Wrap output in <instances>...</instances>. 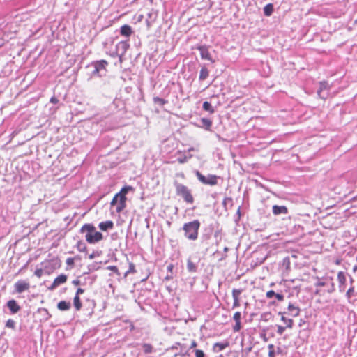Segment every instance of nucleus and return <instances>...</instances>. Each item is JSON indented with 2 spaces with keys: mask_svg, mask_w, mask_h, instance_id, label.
Returning a JSON list of instances; mask_svg holds the SVG:
<instances>
[{
  "mask_svg": "<svg viewBox=\"0 0 357 357\" xmlns=\"http://www.w3.org/2000/svg\"><path fill=\"white\" fill-rule=\"evenodd\" d=\"M134 188L130 185L123 187L121 190L116 193L112 198L110 205L116 206V212L121 213L126 207L127 197L126 195L129 191H133Z\"/></svg>",
  "mask_w": 357,
  "mask_h": 357,
  "instance_id": "nucleus-1",
  "label": "nucleus"
},
{
  "mask_svg": "<svg viewBox=\"0 0 357 357\" xmlns=\"http://www.w3.org/2000/svg\"><path fill=\"white\" fill-rule=\"evenodd\" d=\"M82 233H86L85 239L90 244L96 243L103 239V235L96 231V227L92 224H84L80 229Z\"/></svg>",
  "mask_w": 357,
  "mask_h": 357,
  "instance_id": "nucleus-2",
  "label": "nucleus"
},
{
  "mask_svg": "<svg viewBox=\"0 0 357 357\" xmlns=\"http://www.w3.org/2000/svg\"><path fill=\"white\" fill-rule=\"evenodd\" d=\"M200 222L198 220L185 223L183 226L185 236L191 241H195L198 238Z\"/></svg>",
  "mask_w": 357,
  "mask_h": 357,
  "instance_id": "nucleus-3",
  "label": "nucleus"
},
{
  "mask_svg": "<svg viewBox=\"0 0 357 357\" xmlns=\"http://www.w3.org/2000/svg\"><path fill=\"white\" fill-rule=\"evenodd\" d=\"M175 187L176 195L181 197L185 203L188 204H192L194 203L195 199L192 192L186 185L176 183Z\"/></svg>",
  "mask_w": 357,
  "mask_h": 357,
  "instance_id": "nucleus-4",
  "label": "nucleus"
},
{
  "mask_svg": "<svg viewBox=\"0 0 357 357\" xmlns=\"http://www.w3.org/2000/svg\"><path fill=\"white\" fill-rule=\"evenodd\" d=\"M195 174L198 180L204 185H215L218 184L219 177L216 175L209 174L208 176H205L199 171H196Z\"/></svg>",
  "mask_w": 357,
  "mask_h": 357,
  "instance_id": "nucleus-5",
  "label": "nucleus"
},
{
  "mask_svg": "<svg viewBox=\"0 0 357 357\" xmlns=\"http://www.w3.org/2000/svg\"><path fill=\"white\" fill-rule=\"evenodd\" d=\"M68 276L66 274H60L53 281L52 284L47 287L48 290L53 291L57 287L65 284L67 282Z\"/></svg>",
  "mask_w": 357,
  "mask_h": 357,
  "instance_id": "nucleus-6",
  "label": "nucleus"
},
{
  "mask_svg": "<svg viewBox=\"0 0 357 357\" xmlns=\"http://www.w3.org/2000/svg\"><path fill=\"white\" fill-rule=\"evenodd\" d=\"M108 64V62L104 59L93 62L94 70L93 71V75H98L101 70L107 71Z\"/></svg>",
  "mask_w": 357,
  "mask_h": 357,
  "instance_id": "nucleus-7",
  "label": "nucleus"
},
{
  "mask_svg": "<svg viewBox=\"0 0 357 357\" xmlns=\"http://www.w3.org/2000/svg\"><path fill=\"white\" fill-rule=\"evenodd\" d=\"M14 287L17 293L21 294L25 291H28L30 288V284L28 282L24 280H18L15 282Z\"/></svg>",
  "mask_w": 357,
  "mask_h": 357,
  "instance_id": "nucleus-8",
  "label": "nucleus"
},
{
  "mask_svg": "<svg viewBox=\"0 0 357 357\" xmlns=\"http://www.w3.org/2000/svg\"><path fill=\"white\" fill-rule=\"evenodd\" d=\"M198 50L200 51V55H201L202 59H206L211 62H214V61L213 60L211 55L208 51V49L206 46H205V45L199 46L198 47Z\"/></svg>",
  "mask_w": 357,
  "mask_h": 357,
  "instance_id": "nucleus-9",
  "label": "nucleus"
},
{
  "mask_svg": "<svg viewBox=\"0 0 357 357\" xmlns=\"http://www.w3.org/2000/svg\"><path fill=\"white\" fill-rule=\"evenodd\" d=\"M241 313L240 312H236L233 315V319L235 321V325L233 327L234 332H238L241 328Z\"/></svg>",
  "mask_w": 357,
  "mask_h": 357,
  "instance_id": "nucleus-10",
  "label": "nucleus"
},
{
  "mask_svg": "<svg viewBox=\"0 0 357 357\" xmlns=\"http://www.w3.org/2000/svg\"><path fill=\"white\" fill-rule=\"evenodd\" d=\"M114 222L112 220L101 222L98 225L99 229L102 231H107L114 228Z\"/></svg>",
  "mask_w": 357,
  "mask_h": 357,
  "instance_id": "nucleus-11",
  "label": "nucleus"
},
{
  "mask_svg": "<svg viewBox=\"0 0 357 357\" xmlns=\"http://www.w3.org/2000/svg\"><path fill=\"white\" fill-rule=\"evenodd\" d=\"M346 275L343 271H340L337 273V281L339 282V288L341 291H344V285L346 283Z\"/></svg>",
  "mask_w": 357,
  "mask_h": 357,
  "instance_id": "nucleus-12",
  "label": "nucleus"
},
{
  "mask_svg": "<svg viewBox=\"0 0 357 357\" xmlns=\"http://www.w3.org/2000/svg\"><path fill=\"white\" fill-rule=\"evenodd\" d=\"M7 306L9 308L10 311L13 314H15L20 310V306L17 304L16 301L12 299L8 301Z\"/></svg>",
  "mask_w": 357,
  "mask_h": 357,
  "instance_id": "nucleus-13",
  "label": "nucleus"
},
{
  "mask_svg": "<svg viewBox=\"0 0 357 357\" xmlns=\"http://www.w3.org/2000/svg\"><path fill=\"white\" fill-rule=\"evenodd\" d=\"M273 213L275 215L280 214H287L288 208L285 206L274 205L273 206Z\"/></svg>",
  "mask_w": 357,
  "mask_h": 357,
  "instance_id": "nucleus-14",
  "label": "nucleus"
},
{
  "mask_svg": "<svg viewBox=\"0 0 357 357\" xmlns=\"http://www.w3.org/2000/svg\"><path fill=\"white\" fill-rule=\"evenodd\" d=\"M120 33L123 36L130 37L132 33L131 26L128 24L123 25L120 29Z\"/></svg>",
  "mask_w": 357,
  "mask_h": 357,
  "instance_id": "nucleus-15",
  "label": "nucleus"
},
{
  "mask_svg": "<svg viewBox=\"0 0 357 357\" xmlns=\"http://www.w3.org/2000/svg\"><path fill=\"white\" fill-rule=\"evenodd\" d=\"M229 343L226 341L225 342H216L213 344V349L217 351H220L228 347Z\"/></svg>",
  "mask_w": 357,
  "mask_h": 357,
  "instance_id": "nucleus-16",
  "label": "nucleus"
},
{
  "mask_svg": "<svg viewBox=\"0 0 357 357\" xmlns=\"http://www.w3.org/2000/svg\"><path fill=\"white\" fill-rule=\"evenodd\" d=\"M70 303L65 301H61L57 304V307L61 311L68 310L70 308Z\"/></svg>",
  "mask_w": 357,
  "mask_h": 357,
  "instance_id": "nucleus-17",
  "label": "nucleus"
},
{
  "mask_svg": "<svg viewBox=\"0 0 357 357\" xmlns=\"http://www.w3.org/2000/svg\"><path fill=\"white\" fill-rule=\"evenodd\" d=\"M287 308L292 316L297 317L299 315L300 309L298 306H296L294 304L289 303Z\"/></svg>",
  "mask_w": 357,
  "mask_h": 357,
  "instance_id": "nucleus-18",
  "label": "nucleus"
},
{
  "mask_svg": "<svg viewBox=\"0 0 357 357\" xmlns=\"http://www.w3.org/2000/svg\"><path fill=\"white\" fill-rule=\"evenodd\" d=\"M142 347L145 354H149L154 351L153 346L149 343H143Z\"/></svg>",
  "mask_w": 357,
  "mask_h": 357,
  "instance_id": "nucleus-19",
  "label": "nucleus"
},
{
  "mask_svg": "<svg viewBox=\"0 0 357 357\" xmlns=\"http://www.w3.org/2000/svg\"><path fill=\"white\" fill-rule=\"evenodd\" d=\"M187 269L190 273H195L197 271V266L190 259L187 260Z\"/></svg>",
  "mask_w": 357,
  "mask_h": 357,
  "instance_id": "nucleus-20",
  "label": "nucleus"
},
{
  "mask_svg": "<svg viewBox=\"0 0 357 357\" xmlns=\"http://www.w3.org/2000/svg\"><path fill=\"white\" fill-rule=\"evenodd\" d=\"M73 305L77 311L80 310L82 307L81 299L77 295H75L73 298Z\"/></svg>",
  "mask_w": 357,
  "mask_h": 357,
  "instance_id": "nucleus-21",
  "label": "nucleus"
},
{
  "mask_svg": "<svg viewBox=\"0 0 357 357\" xmlns=\"http://www.w3.org/2000/svg\"><path fill=\"white\" fill-rule=\"evenodd\" d=\"M281 320L284 322L285 326L287 328H292L294 325V321L291 319H288L282 314Z\"/></svg>",
  "mask_w": 357,
  "mask_h": 357,
  "instance_id": "nucleus-22",
  "label": "nucleus"
},
{
  "mask_svg": "<svg viewBox=\"0 0 357 357\" xmlns=\"http://www.w3.org/2000/svg\"><path fill=\"white\" fill-rule=\"evenodd\" d=\"M273 12V5L268 3L264 8V13L266 16H271Z\"/></svg>",
  "mask_w": 357,
  "mask_h": 357,
  "instance_id": "nucleus-23",
  "label": "nucleus"
},
{
  "mask_svg": "<svg viewBox=\"0 0 357 357\" xmlns=\"http://www.w3.org/2000/svg\"><path fill=\"white\" fill-rule=\"evenodd\" d=\"M203 109L205 111L209 112L210 114H213L215 112V110L213 108V107L211 106V105L207 101H206L203 103Z\"/></svg>",
  "mask_w": 357,
  "mask_h": 357,
  "instance_id": "nucleus-24",
  "label": "nucleus"
},
{
  "mask_svg": "<svg viewBox=\"0 0 357 357\" xmlns=\"http://www.w3.org/2000/svg\"><path fill=\"white\" fill-rule=\"evenodd\" d=\"M208 70L206 68L204 67L201 69L199 73V79H205L208 76Z\"/></svg>",
  "mask_w": 357,
  "mask_h": 357,
  "instance_id": "nucleus-25",
  "label": "nucleus"
},
{
  "mask_svg": "<svg viewBox=\"0 0 357 357\" xmlns=\"http://www.w3.org/2000/svg\"><path fill=\"white\" fill-rule=\"evenodd\" d=\"M241 293H242V290L241 289H234L232 290V297H233V298L240 299V295L241 294Z\"/></svg>",
  "mask_w": 357,
  "mask_h": 357,
  "instance_id": "nucleus-26",
  "label": "nucleus"
},
{
  "mask_svg": "<svg viewBox=\"0 0 357 357\" xmlns=\"http://www.w3.org/2000/svg\"><path fill=\"white\" fill-rule=\"evenodd\" d=\"M135 264L132 262L129 263V269L125 273V277H126L129 273H135Z\"/></svg>",
  "mask_w": 357,
  "mask_h": 357,
  "instance_id": "nucleus-27",
  "label": "nucleus"
},
{
  "mask_svg": "<svg viewBox=\"0 0 357 357\" xmlns=\"http://www.w3.org/2000/svg\"><path fill=\"white\" fill-rule=\"evenodd\" d=\"M268 357H275V347L273 344H268Z\"/></svg>",
  "mask_w": 357,
  "mask_h": 357,
  "instance_id": "nucleus-28",
  "label": "nucleus"
},
{
  "mask_svg": "<svg viewBox=\"0 0 357 357\" xmlns=\"http://www.w3.org/2000/svg\"><path fill=\"white\" fill-rule=\"evenodd\" d=\"M6 326L7 328L14 329L15 328V322L13 319H8L6 323Z\"/></svg>",
  "mask_w": 357,
  "mask_h": 357,
  "instance_id": "nucleus-29",
  "label": "nucleus"
},
{
  "mask_svg": "<svg viewBox=\"0 0 357 357\" xmlns=\"http://www.w3.org/2000/svg\"><path fill=\"white\" fill-rule=\"evenodd\" d=\"M327 284H328V282L326 280H324L319 279V278H318V281L315 284L316 287H324Z\"/></svg>",
  "mask_w": 357,
  "mask_h": 357,
  "instance_id": "nucleus-30",
  "label": "nucleus"
},
{
  "mask_svg": "<svg viewBox=\"0 0 357 357\" xmlns=\"http://www.w3.org/2000/svg\"><path fill=\"white\" fill-rule=\"evenodd\" d=\"M329 283H330V285H329V288L328 289V293H332V292H333L335 291V284L333 282V278H329Z\"/></svg>",
  "mask_w": 357,
  "mask_h": 357,
  "instance_id": "nucleus-31",
  "label": "nucleus"
},
{
  "mask_svg": "<svg viewBox=\"0 0 357 357\" xmlns=\"http://www.w3.org/2000/svg\"><path fill=\"white\" fill-rule=\"evenodd\" d=\"M107 268L113 271L119 276L121 275L120 272L119 271L118 268L116 266H109Z\"/></svg>",
  "mask_w": 357,
  "mask_h": 357,
  "instance_id": "nucleus-32",
  "label": "nucleus"
},
{
  "mask_svg": "<svg viewBox=\"0 0 357 357\" xmlns=\"http://www.w3.org/2000/svg\"><path fill=\"white\" fill-rule=\"evenodd\" d=\"M287 328L286 326H277V333L279 334V335H282L285 329Z\"/></svg>",
  "mask_w": 357,
  "mask_h": 357,
  "instance_id": "nucleus-33",
  "label": "nucleus"
},
{
  "mask_svg": "<svg viewBox=\"0 0 357 357\" xmlns=\"http://www.w3.org/2000/svg\"><path fill=\"white\" fill-rule=\"evenodd\" d=\"M66 263L68 266H73L75 264V258L69 257L66 259Z\"/></svg>",
  "mask_w": 357,
  "mask_h": 357,
  "instance_id": "nucleus-34",
  "label": "nucleus"
},
{
  "mask_svg": "<svg viewBox=\"0 0 357 357\" xmlns=\"http://www.w3.org/2000/svg\"><path fill=\"white\" fill-rule=\"evenodd\" d=\"M154 102L155 103H158V104H160L161 105H163L164 104H165L167 102V101L165 100L164 99L160 98H158V97L154 98Z\"/></svg>",
  "mask_w": 357,
  "mask_h": 357,
  "instance_id": "nucleus-35",
  "label": "nucleus"
},
{
  "mask_svg": "<svg viewBox=\"0 0 357 357\" xmlns=\"http://www.w3.org/2000/svg\"><path fill=\"white\" fill-rule=\"evenodd\" d=\"M202 122L204 123V125H205L207 127H211L212 124L211 121L208 119H202Z\"/></svg>",
  "mask_w": 357,
  "mask_h": 357,
  "instance_id": "nucleus-36",
  "label": "nucleus"
},
{
  "mask_svg": "<svg viewBox=\"0 0 357 357\" xmlns=\"http://www.w3.org/2000/svg\"><path fill=\"white\" fill-rule=\"evenodd\" d=\"M34 274L36 277L38 278H40L43 274V271L42 268H37L35 272H34Z\"/></svg>",
  "mask_w": 357,
  "mask_h": 357,
  "instance_id": "nucleus-37",
  "label": "nucleus"
},
{
  "mask_svg": "<svg viewBox=\"0 0 357 357\" xmlns=\"http://www.w3.org/2000/svg\"><path fill=\"white\" fill-rule=\"evenodd\" d=\"M195 357H204V353L202 350H195Z\"/></svg>",
  "mask_w": 357,
  "mask_h": 357,
  "instance_id": "nucleus-38",
  "label": "nucleus"
},
{
  "mask_svg": "<svg viewBox=\"0 0 357 357\" xmlns=\"http://www.w3.org/2000/svg\"><path fill=\"white\" fill-rule=\"evenodd\" d=\"M275 293L273 290H269L266 293V296L268 298H271L275 296Z\"/></svg>",
  "mask_w": 357,
  "mask_h": 357,
  "instance_id": "nucleus-39",
  "label": "nucleus"
},
{
  "mask_svg": "<svg viewBox=\"0 0 357 357\" xmlns=\"http://www.w3.org/2000/svg\"><path fill=\"white\" fill-rule=\"evenodd\" d=\"M241 305L240 299L234 298L233 308L239 307Z\"/></svg>",
  "mask_w": 357,
  "mask_h": 357,
  "instance_id": "nucleus-40",
  "label": "nucleus"
},
{
  "mask_svg": "<svg viewBox=\"0 0 357 357\" xmlns=\"http://www.w3.org/2000/svg\"><path fill=\"white\" fill-rule=\"evenodd\" d=\"M278 301H282L284 300V295L282 294H278V293H275V296H274Z\"/></svg>",
  "mask_w": 357,
  "mask_h": 357,
  "instance_id": "nucleus-41",
  "label": "nucleus"
},
{
  "mask_svg": "<svg viewBox=\"0 0 357 357\" xmlns=\"http://www.w3.org/2000/svg\"><path fill=\"white\" fill-rule=\"evenodd\" d=\"M144 19V15L142 14H140L137 17V20H136V22H135V24L137 23H139L141 22Z\"/></svg>",
  "mask_w": 357,
  "mask_h": 357,
  "instance_id": "nucleus-42",
  "label": "nucleus"
},
{
  "mask_svg": "<svg viewBox=\"0 0 357 357\" xmlns=\"http://www.w3.org/2000/svg\"><path fill=\"white\" fill-rule=\"evenodd\" d=\"M84 292V290L82 288H78L76 291V294L79 296L80 294H82Z\"/></svg>",
  "mask_w": 357,
  "mask_h": 357,
  "instance_id": "nucleus-43",
  "label": "nucleus"
},
{
  "mask_svg": "<svg viewBox=\"0 0 357 357\" xmlns=\"http://www.w3.org/2000/svg\"><path fill=\"white\" fill-rule=\"evenodd\" d=\"M354 292V288L351 287L350 289H348L347 292V295L348 296V298H350L351 294H353Z\"/></svg>",
  "mask_w": 357,
  "mask_h": 357,
  "instance_id": "nucleus-44",
  "label": "nucleus"
},
{
  "mask_svg": "<svg viewBox=\"0 0 357 357\" xmlns=\"http://www.w3.org/2000/svg\"><path fill=\"white\" fill-rule=\"evenodd\" d=\"M174 268V266L172 264H170L168 266H167V271L169 272H170L171 273H172V271H173V269Z\"/></svg>",
  "mask_w": 357,
  "mask_h": 357,
  "instance_id": "nucleus-45",
  "label": "nucleus"
},
{
  "mask_svg": "<svg viewBox=\"0 0 357 357\" xmlns=\"http://www.w3.org/2000/svg\"><path fill=\"white\" fill-rule=\"evenodd\" d=\"M178 161L179 163L182 164L187 161V157H184L183 158H178Z\"/></svg>",
  "mask_w": 357,
  "mask_h": 357,
  "instance_id": "nucleus-46",
  "label": "nucleus"
},
{
  "mask_svg": "<svg viewBox=\"0 0 357 357\" xmlns=\"http://www.w3.org/2000/svg\"><path fill=\"white\" fill-rule=\"evenodd\" d=\"M50 102H52V103H57L58 102V99L55 97H52L51 99H50Z\"/></svg>",
  "mask_w": 357,
  "mask_h": 357,
  "instance_id": "nucleus-47",
  "label": "nucleus"
},
{
  "mask_svg": "<svg viewBox=\"0 0 357 357\" xmlns=\"http://www.w3.org/2000/svg\"><path fill=\"white\" fill-rule=\"evenodd\" d=\"M197 345V342L195 341H192V343H191V345H190V348H195L196 347Z\"/></svg>",
  "mask_w": 357,
  "mask_h": 357,
  "instance_id": "nucleus-48",
  "label": "nucleus"
},
{
  "mask_svg": "<svg viewBox=\"0 0 357 357\" xmlns=\"http://www.w3.org/2000/svg\"><path fill=\"white\" fill-rule=\"evenodd\" d=\"M340 264H341V259H336L335 264L340 265Z\"/></svg>",
  "mask_w": 357,
  "mask_h": 357,
  "instance_id": "nucleus-49",
  "label": "nucleus"
},
{
  "mask_svg": "<svg viewBox=\"0 0 357 357\" xmlns=\"http://www.w3.org/2000/svg\"><path fill=\"white\" fill-rule=\"evenodd\" d=\"M60 267H61V261H60V260H59V259H58V264H57L56 268H60Z\"/></svg>",
  "mask_w": 357,
  "mask_h": 357,
  "instance_id": "nucleus-50",
  "label": "nucleus"
},
{
  "mask_svg": "<svg viewBox=\"0 0 357 357\" xmlns=\"http://www.w3.org/2000/svg\"><path fill=\"white\" fill-rule=\"evenodd\" d=\"M93 257H94V255H93V254H91V255H89V258H90L91 259H93Z\"/></svg>",
  "mask_w": 357,
  "mask_h": 357,
  "instance_id": "nucleus-51",
  "label": "nucleus"
},
{
  "mask_svg": "<svg viewBox=\"0 0 357 357\" xmlns=\"http://www.w3.org/2000/svg\"><path fill=\"white\" fill-rule=\"evenodd\" d=\"M316 293H317V294H320V290H319V289H317V291H316Z\"/></svg>",
  "mask_w": 357,
  "mask_h": 357,
  "instance_id": "nucleus-52",
  "label": "nucleus"
},
{
  "mask_svg": "<svg viewBox=\"0 0 357 357\" xmlns=\"http://www.w3.org/2000/svg\"><path fill=\"white\" fill-rule=\"evenodd\" d=\"M147 25H148V27H150V23L149 22H147Z\"/></svg>",
  "mask_w": 357,
  "mask_h": 357,
  "instance_id": "nucleus-53",
  "label": "nucleus"
},
{
  "mask_svg": "<svg viewBox=\"0 0 357 357\" xmlns=\"http://www.w3.org/2000/svg\"><path fill=\"white\" fill-rule=\"evenodd\" d=\"M83 244L81 241L78 242V245H82Z\"/></svg>",
  "mask_w": 357,
  "mask_h": 357,
  "instance_id": "nucleus-54",
  "label": "nucleus"
}]
</instances>
